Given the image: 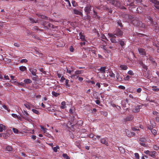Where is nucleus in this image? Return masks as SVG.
<instances>
[{
  "mask_svg": "<svg viewBox=\"0 0 159 159\" xmlns=\"http://www.w3.org/2000/svg\"><path fill=\"white\" fill-rule=\"evenodd\" d=\"M133 20L132 21V23L135 26L139 27L145 28V25L142 22L139 20V19L137 17H134Z\"/></svg>",
  "mask_w": 159,
  "mask_h": 159,
  "instance_id": "obj_1",
  "label": "nucleus"
},
{
  "mask_svg": "<svg viewBox=\"0 0 159 159\" xmlns=\"http://www.w3.org/2000/svg\"><path fill=\"white\" fill-rule=\"evenodd\" d=\"M127 1L126 2H125V5L126 6H129V10L132 12H135L137 11V9H136L135 6L134 5L133 2L131 3H129L131 2V0H126Z\"/></svg>",
  "mask_w": 159,
  "mask_h": 159,
  "instance_id": "obj_2",
  "label": "nucleus"
},
{
  "mask_svg": "<svg viewBox=\"0 0 159 159\" xmlns=\"http://www.w3.org/2000/svg\"><path fill=\"white\" fill-rule=\"evenodd\" d=\"M115 35L118 37H121L123 35V32L120 29H117L114 32Z\"/></svg>",
  "mask_w": 159,
  "mask_h": 159,
  "instance_id": "obj_3",
  "label": "nucleus"
},
{
  "mask_svg": "<svg viewBox=\"0 0 159 159\" xmlns=\"http://www.w3.org/2000/svg\"><path fill=\"white\" fill-rule=\"evenodd\" d=\"M151 2L154 5L155 8L159 10V1L157 0H150Z\"/></svg>",
  "mask_w": 159,
  "mask_h": 159,
  "instance_id": "obj_4",
  "label": "nucleus"
},
{
  "mask_svg": "<svg viewBox=\"0 0 159 159\" xmlns=\"http://www.w3.org/2000/svg\"><path fill=\"white\" fill-rule=\"evenodd\" d=\"M91 9V7L90 4H88L87 5L84 9L85 12L86 13L87 16H89V14L90 13V11Z\"/></svg>",
  "mask_w": 159,
  "mask_h": 159,
  "instance_id": "obj_5",
  "label": "nucleus"
},
{
  "mask_svg": "<svg viewBox=\"0 0 159 159\" xmlns=\"http://www.w3.org/2000/svg\"><path fill=\"white\" fill-rule=\"evenodd\" d=\"M22 112L23 113L20 115V116L25 120H28V116L29 115V114L25 111H24V112Z\"/></svg>",
  "mask_w": 159,
  "mask_h": 159,
  "instance_id": "obj_6",
  "label": "nucleus"
},
{
  "mask_svg": "<svg viewBox=\"0 0 159 159\" xmlns=\"http://www.w3.org/2000/svg\"><path fill=\"white\" fill-rule=\"evenodd\" d=\"M138 51L139 54L141 55H145L146 54V52L144 49L142 48H139Z\"/></svg>",
  "mask_w": 159,
  "mask_h": 159,
  "instance_id": "obj_7",
  "label": "nucleus"
},
{
  "mask_svg": "<svg viewBox=\"0 0 159 159\" xmlns=\"http://www.w3.org/2000/svg\"><path fill=\"white\" fill-rule=\"evenodd\" d=\"M100 141L101 143L105 144L107 146L108 145L107 139H106L105 138L101 139H100Z\"/></svg>",
  "mask_w": 159,
  "mask_h": 159,
  "instance_id": "obj_8",
  "label": "nucleus"
},
{
  "mask_svg": "<svg viewBox=\"0 0 159 159\" xmlns=\"http://www.w3.org/2000/svg\"><path fill=\"white\" fill-rule=\"evenodd\" d=\"M141 106L140 105L136 107L133 110V111L134 113H137L139 112L140 109L141 108Z\"/></svg>",
  "mask_w": 159,
  "mask_h": 159,
  "instance_id": "obj_9",
  "label": "nucleus"
},
{
  "mask_svg": "<svg viewBox=\"0 0 159 159\" xmlns=\"http://www.w3.org/2000/svg\"><path fill=\"white\" fill-rule=\"evenodd\" d=\"M134 117L132 115H129L127 116L126 118L124 119V120L125 122L127 121H131L133 120Z\"/></svg>",
  "mask_w": 159,
  "mask_h": 159,
  "instance_id": "obj_10",
  "label": "nucleus"
},
{
  "mask_svg": "<svg viewBox=\"0 0 159 159\" xmlns=\"http://www.w3.org/2000/svg\"><path fill=\"white\" fill-rule=\"evenodd\" d=\"M29 70L33 75H36L37 70L36 69L30 68H29Z\"/></svg>",
  "mask_w": 159,
  "mask_h": 159,
  "instance_id": "obj_11",
  "label": "nucleus"
},
{
  "mask_svg": "<svg viewBox=\"0 0 159 159\" xmlns=\"http://www.w3.org/2000/svg\"><path fill=\"white\" fill-rule=\"evenodd\" d=\"M153 24L152 27L155 30H157L159 28V25L157 23H152Z\"/></svg>",
  "mask_w": 159,
  "mask_h": 159,
  "instance_id": "obj_12",
  "label": "nucleus"
},
{
  "mask_svg": "<svg viewBox=\"0 0 159 159\" xmlns=\"http://www.w3.org/2000/svg\"><path fill=\"white\" fill-rule=\"evenodd\" d=\"M106 68L105 67H102L99 69L98 70L100 71L102 73H105L106 72Z\"/></svg>",
  "mask_w": 159,
  "mask_h": 159,
  "instance_id": "obj_13",
  "label": "nucleus"
},
{
  "mask_svg": "<svg viewBox=\"0 0 159 159\" xmlns=\"http://www.w3.org/2000/svg\"><path fill=\"white\" fill-rule=\"evenodd\" d=\"M75 14L79 15H82V13L80 11H79L78 10L76 9H74L73 10Z\"/></svg>",
  "mask_w": 159,
  "mask_h": 159,
  "instance_id": "obj_14",
  "label": "nucleus"
},
{
  "mask_svg": "<svg viewBox=\"0 0 159 159\" xmlns=\"http://www.w3.org/2000/svg\"><path fill=\"white\" fill-rule=\"evenodd\" d=\"M10 135V134L7 131L6 133H3V137L4 139H6Z\"/></svg>",
  "mask_w": 159,
  "mask_h": 159,
  "instance_id": "obj_15",
  "label": "nucleus"
},
{
  "mask_svg": "<svg viewBox=\"0 0 159 159\" xmlns=\"http://www.w3.org/2000/svg\"><path fill=\"white\" fill-rule=\"evenodd\" d=\"M156 152L155 151H150V153H149V155L152 157H155V155L156 154Z\"/></svg>",
  "mask_w": 159,
  "mask_h": 159,
  "instance_id": "obj_16",
  "label": "nucleus"
},
{
  "mask_svg": "<svg viewBox=\"0 0 159 159\" xmlns=\"http://www.w3.org/2000/svg\"><path fill=\"white\" fill-rule=\"evenodd\" d=\"M116 77L117 81H121L122 80V78L121 77H120V75L119 73H117Z\"/></svg>",
  "mask_w": 159,
  "mask_h": 159,
  "instance_id": "obj_17",
  "label": "nucleus"
},
{
  "mask_svg": "<svg viewBox=\"0 0 159 159\" xmlns=\"http://www.w3.org/2000/svg\"><path fill=\"white\" fill-rule=\"evenodd\" d=\"M119 43L120 45V46L123 47V46H125V43L124 41H122L121 40H119Z\"/></svg>",
  "mask_w": 159,
  "mask_h": 159,
  "instance_id": "obj_18",
  "label": "nucleus"
},
{
  "mask_svg": "<svg viewBox=\"0 0 159 159\" xmlns=\"http://www.w3.org/2000/svg\"><path fill=\"white\" fill-rule=\"evenodd\" d=\"M120 66L122 70H126L128 69V67L126 65H120Z\"/></svg>",
  "mask_w": 159,
  "mask_h": 159,
  "instance_id": "obj_19",
  "label": "nucleus"
},
{
  "mask_svg": "<svg viewBox=\"0 0 159 159\" xmlns=\"http://www.w3.org/2000/svg\"><path fill=\"white\" fill-rule=\"evenodd\" d=\"M19 69L22 72L27 70L25 66H20L19 67Z\"/></svg>",
  "mask_w": 159,
  "mask_h": 159,
  "instance_id": "obj_20",
  "label": "nucleus"
},
{
  "mask_svg": "<svg viewBox=\"0 0 159 159\" xmlns=\"http://www.w3.org/2000/svg\"><path fill=\"white\" fill-rule=\"evenodd\" d=\"M24 82L26 84H28L32 83V81L30 79H25L24 80Z\"/></svg>",
  "mask_w": 159,
  "mask_h": 159,
  "instance_id": "obj_21",
  "label": "nucleus"
},
{
  "mask_svg": "<svg viewBox=\"0 0 159 159\" xmlns=\"http://www.w3.org/2000/svg\"><path fill=\"white\" fill-rule=\"evenodd\" d=\"M139 141H140L139 143H145L147 141V140L145 138H141L139 139Z\"/></svg>",
  "mask_w": 159,
  "mask_h": 159,
  "instance_id": "obj_22",
  "label": "nucleus"
},
{
  "mask_svg": "<svg viewBox=\"0 0 159 159\" xmlns=\"http://www.w3.org/2000/svg\"><path fill=\"white\" fill-rule=\"evenodd\" d=\"M120 2L119 1H115V4L114 5V6L116 7H118L120 6Z\"/></svg>",
  "mask_w": 159,
  "mask_h": 159,
  "instance_id": "obj_23",
  "label": "nucleus"
},
{
  "mask_svg": "<svg viewBox=\"0 0 159 159\" xmlns=\"http://www.w3.org/2000/svg\"><path fill=\"white\" fill-rule=\"evenodd\" d=\"M126 134L127 135L128 137H131V132L130 131H129V130H127L126 131Z\"/></svg>",
  "mask_w": 159,
  "mask_h": 159,
  "instance_id": "obj_24",
  "label": "nucleus"
},
{
  "mask_svg": "<svg viewBox=\"0 0 159 159\" xmlns=\"http://www.w3.org/2000/svg\"><path fill=\"white\" fill-rule=\"evenodd\" d=\"M105 10L107 11L110 13H112V10L108 7H106L105 8Z\"/></svg>",
  "mask_w": 159,
  "mask_h": 159,
  "instance_id": "obj_25",
  "label": "nucleus"
},
{
  "mask_svg": "<svg viewBox=\"0 0 159 159\" xmlns=\"http://www.w3.org/2000/svg\"><path fill=\"white\" fill-rule=\"evenodd\" d=\"M52 95L55 97H57L60 95V94L58 93H57L56 92L53 91L52 92Z\"/></svg>",
  "mask_w": 159,
  "mask_h": 159,
  "instance_id": "obj_26",
  "label": "nucleus"
},
{
  "mask_svg": "<svg viewBox=\"0 0 159 159\" xmlns=\"http://www.w3.org/2000/svg\"><path fill=\"white\" fill-rule=\"evenodd\" d=\"M152 90L155 92H158L159 91V89L157 88L156 86H153L152 87Z\"/></svg>",
  "mask_w": 159,
  "mask_h": 159,
  "instance_id": "obj_27",
  "label": "nucleus"
},
{
  "mask_svg": "<svg viewBox=\"0 0 159 159\" xmlns=\"http://www.w3.org/2000/svg\"><path fill=\"white\" fill-rule=\"evenodd\" d=\"M149 60H150L151 61V62H152V63H155L156 64H157V63L156 62H155V61L154 59L152 57H150L149 58Z\"/></svg>",
  "mask_w": 159,
  "mask_h": 159,
  "instance_id": "obj_28",
  "label": "nucleus"
},
{
  "mask_svg": "<svg viewBox=\"0 0 159 159\" xmlns=\"http://www.w3.org/2000/svg\"><path fill=\"white\" fill-rule=\"evenodd\" d=\"M61 107L62 109H64L65 108V106L66 105V103L65 102H62L61 103Z\"/></svg>",
  "mask_w": 159,
  "mask_h": 159,
  "instance_id": "obj_29",
  "label": "nucleus"
},
{
  "mask_svg": "<svg viewBox=\"0 0 159 159\" xmlns=\"http://www.w3.org/2000/svg\"><path fill=\"white\" fill-rule=\"evenodd\" d=\"M33 76H33L32 77V80H35V81L37 80L38 79V76L36 75H34Z\"/></svg>",
  "mask_w": 159,
  "mask_h": 159,
  "instance_id": "obj_30",
  "label": "nucleus"
},
{
  "mask_svg": "<svg viewBox=\"0 0 159 159\" xmlns=\"http://www.w3.org/2000/svg\"><path fill=\"white\" fill-rule=\"evenodd\" d=\"M147 18L148 19V20H149L151 22V23H153V19L150 16H147Z\"/></svg>",
  "mask_w": 159,
  "mask_h": 159,
  "instance_id": "obj_31",
  "label": "nucleus"
},
{
  "mask_svg": "<svg viewBox=\"0 0 159 159\" xmlns=\"http://www.w3.org/2000/svg\"><path fill=\"white\" fill-rule=\"evenodd\" d=\"M79 35L80 37V38L82 40H83L84 39V36L82 34V33H80L79 34Z\"/></svg>",
  "mask_w": 159,
  "mask_h": 159,
  "instance_id": "obj_32",
  "label": "nucleus"
},
{
  "mask_svg": "<svg viewBox=\"0 0 159 159\" xmlns=\"http://www.w3.org/2000/svg\"><path fill=\"white\" fill-rule=\"evenodd\" d=\"M63 157L66 159H70V158L68 156L67 154L66 153H64L62 155Z\"/></svg>",
  "mask_w": 159,
  "mask_h": 159,
  "instance_id": "obj_33",
  "label": "nucleus"
},
{
  "mask_svg": "<svg viewBox=\"0 0 159 159\" xmlns=\"http://www.w3.org/2000/svg\"><path fill=\"white\" fill-rule=\"evenodd\" d=\"M38 16L39 17H40L43 19H48V17L47 16L44 15H39Z\"/></svg>",
  "mask_w": 159,
  "mask_h": 159,
  "instance_id": "obj_34",
  "label": "nucleus"
},
{
  "mask_svg": "<svg viewBox=\"0 0 159 159\" xmlns=\"http://www.w3.org/2000/svg\"><path fill=\"white\" fill-rule=\"evenodd\" d=\"M32 111L34 113L37 114H39V112L37 110H36V109H32Z\"/></svg>",
  "mask_w": 159,
  "mask_h": 159,
  "instance_id": "obj_35",
  "label": "nucleus"
},
{
  "mask_svg": "<svg viewBox=\"0 0 159 159\" xmlns=\"http://www.w3.org/2000/svg\"><path fill=\"white\" fill-rule=\"evenodd\" d=\"M6 150L8 151H11L12 150V148L10 146H7L6 147Z\"/></svg>",
  "mask_w": 159,
  "mask_h": 159,
  "instance_id": "obj_36",
  "label": "nucleus"
},
{
  "mask_svg": "<svg viewBox=\"0 0 159 159\" xmlns=\"http://www.w3.org/2000/svg\"><path fill=\"white\" fill-rule=\"evenodd\" d=\"M115 38H111L110 39V40L111 42L113 43H116L117 42L116 40L115 39Z\"/></svg>",
  "mask_w": 159,
  "mask_h": 159,
  "instance_id": "obj_37",
  "label": "nucleus"
},
{
  "mask_svg": "<svg viewBox=\"0 0 159 159\" xmlns=\"http://www.w3.org/2000/svg\"><path fill=\"white\" fill-rule=\"evenodd\" d=\"M70 77L72 79H77L78 78V76L75 75H73L70 76Z\"/></svg>",
  "mask_w": 159,
  "mask_h": 159,
  "instance_id": "obj_38",
  "label": "nucleus"
},
{
  "mask_svg": "<svg viewBox=\"0 0 159 159\" xmlns=\"http://www.w3.org/2000/svg\"><path fill=\"white\" fill-rule=\"evenodd\" d=\"M142 67L143 69H145L146 71H147L148 70V66H146L145 64H143L142 66Z\"/></svg>",
  "mask_w": 159,
  "mask_h": 159,
  "instance_id": "obj_39",
  "label": "nucleus"
},
{
  "mask_svg": "<svg viewBox=\"0 0 159 159\" xmlns=\"http://www.w3.org/2000/svg\"><path fill=\"white\" fill-rule=\"evenodd\" d=\"M109 2L114 5L115 4V1L114 0H108Z\"/></svg>",
  "mask_w": 159,
  "mask_h": 159,
  "instance_id": "obj_40",
  "label": "nucleus"
},
{
  "mask_svg": "<svg viewBox=\"0 0 159 159\" xmlns=\"http://www.w3.org/2000/svg\"><path fill=\"white\" fill-rule=\"evenodd\" d=\"M59 148V147L58 146H57L56 147H55L53 148L54 151L55 152H57V149Z\"/></svg>",
  "mask_w": 159,
  "mask_h": 159,
  "instance_id": "obj_41",
  "label": "nucleus"
},
{
  "mask_svg": "<svg viewBox=\"0 0 159 159\" xmlns=\"http://www.w3.org/2000/svg\"><path fill=\"white\" fill-rule=\"evenodd\" d=\"M151 132L154 135H155L157 133L156 130L153 129L151 130Z\"/></svg>",
  "mask_w": 159,
  "mask_h": 159,
  "instance_id": "obj_42",
  "label": "nucleus"
},
{
  "mask_svg": "<svg viewBox=\"0 0 159 159\" xmlns=\"http://www.w3.org/2000/svg\"><path fill=\"white\" fill-rule=\"evenodd\" d=\"M93 12L94 13V15H93L94 17L95 18H99V17L98 16L97 14V13L94 11H93Z\"/></svg>",
  "mask_w": 159,
  "mask_h": 159,
  "instance_id": "obj_43",
  "label": "nucleus"
},
{
  "mask_svg": "<svg viewBox=\"0 0 159 159\" xmlns=\"http://www.w3.org/2000/svg\"><path fill=\"white\" fill-rule=\"evenodd\" d=\"M130 78V76L129 75H127L126 77H124V79L125 80H128Z\"/></svg>",
  "mask_w": 159,
  "mask_h": 159,
  "instance_id": "obj_44",
  "label": "nucleus"
},
{
  "mask_svg": "<svg viewBox=\"0 0 159 159\" xmlns=\"http://www.w3.org/2000/svg\"><path fill=\"white\" fill-rule=\"evenodd\" d=\"M69 80H66V85L67 87H69L70 86V85L68 84Z\"/></svg>",
  "mask_w": 159,
  "mask_h": 159,
  "instance_id": "obj_45",
  "label": "nucleus"
},
{
  "mask_svg": "<svg viewBox=\"0 0 159 159\" xmlns=\"http://www.w3.org/2000/svg\"><path fill=\"white\" fill-rule=\"evenodd\" d=\"M108 35L110 37H111L112 38H116V37L114 34H108Z\"/></svg>",
  "mask_w": 159,
  "mask_h": 159,
  "instance_id": "obj_46",
  "label": "nucleus"
},
{
  "mask_svg": "<svg viewBox=\"0 0 159 159\" xmlns=\"http://www.w3.org/2000/svg\"><path fill=\"white\" fill-rule=\"evenodd\" d=\"M83 121L82 120H80L77 122V124L79 125H80L81 126L82 125Z\"/></svg>",
  "mask_w": 159,
  "mask_h": 159,
  "instance_id": "obj_47",
  "label": "nucleus"
},
{
  "mask_svg": "<svg viewBox=\"0 0 159 159\" xmlns=\"http://www.w3.org/2000/svg\"><path fill=\"white\" fill-rule=\"evenodd\" d=\"M128 74L131 75H134V73H133V71L131 70H130L128 71Z\"/></svg>",
  "mask_w": 159,
  "mask_h": 159,
  "instance_id": "obj_48",
  "label": "nucleus"
},
{
  "mask_svg": "<svg viewBox=\"0 0 159 159\" xmlns=\"http://www.w3.org/2000/svg\"><path fill=\"white\" fill-rule=\"evenodd\" d=\"M27 61H28V60L26 59H23L21 60L20 61V62L21 63H23V62L26 63L27 62Z\"/></svg>",
  "mask_w": 159,
  "mask_h": 159,
  "instance_id": "obj_49",
  "label": "nucleus"
},
{
  "mask_svg": "<svg viewBox=\"0 0 159 159\" xmlns=\"http://www.w3.org/2000/svg\"><path fill=\"white\" fill-rule=\"evenodd\" d=\"M101 48H102L104 50H105V51H107V49L105 45H102L101 46Z\"/></svg>",
  "mask_w": 159,
  "mask_h": 159,
  "instance_id": "obj_50",
  "label": "nucleus"
},
{
  "mask_svg": "<svg viewBox=\"0 0 159 159\" xmlns=\"http://www.w3.org/2000/svg\"><path fill=\"white\" fill-rule=\"evenodd\" d=\"M135 157L137 159H139V157L138 153H136L134 154Z\"/></svg>",
  "mask_w": 159,
  "mask_h": 159,
  "instance_id": "obj_51",
  "label": "nucleus"
},
{
  "mask_svg": "<svg viewBox=\"0 0 159 159\" xmlns=\"http://www.w3.org/2000/svg\"><path fill=\"white\" fill-rule=\"evenodd\" d=\"M0 126H1V127H2V128L3 130H5L6 129V127L5 125H3V124H0Z\"/></svg>",
  "mask_w": 159,
  "mask_h": 159,
  "instance_id": "obj_52",
  "label": "nucleus"
},
{
  "mask_svg": "<svg viewBox=\"0 0 159 159\" xmlns=\"http://www.w3.org/2000/svg\"><path fill=\"white\" fill-rule=\"evenodd\" d=\"M39 70L44 74H46V71L44 70L43 68H39Z\"/></svg>",
  "mask_w": 159,
  "mask_h": 159,
  "instance_id": "obj_53",
  "label": "nucleus"
},
{
  "mask_svg": "<svg viewBox=\"0 0 159 159\" xmlns=\"http://www.w3.org/2000/svg\"><path fill=\"white\" fill-rule=\"evenodd\" d=\"M140 144H141L142 146L144 147H147L148 146V145L147 144H146L145 143H139Z\"/></svg>",
  "mask_w": 159,
  "mask_h": 159,
  "instance_id": "obj_54",
  "label": "nucleus"
},
{
  "mask_svg": "<svg viewBox=\"0 0 159 159\" xmlns=\"http://www.w3.org/2000/svg\"><path fill=\"white\" fill-rule=\"evenodd\" d=\"M29 20L32 23H36V22L35 21L34 19L32 18H30Z\"/></svg>",
  "mask_w": 159,
  "mask_h": 159,
  "instance_id": "obj_55",
  "label": "nucleus"
},
{
  "mask_svg": "<svg viewBox=\"0 0 159 159\" xmlns=\"http://www.w3.org/2000/svg\"><path fill=\"white\" fill-rule=\"evenodd\" d=\"M13 132L15 133H17L18 132V130L17 129L15 128H13Z\"/></svg>",
  "mask_w": 159,
  "mask_h": 159,
  "instance_id": "obj_56",
  "label": "nucleus"
},
{
  "mask_svg": "<svg viewBox=\"0 0 159 159\" xmlns=\"http://www.w3.org/2000/svg\"><path fill=\"white\" fill-rule=\"evenodd\" d=\"M24 105L27 108H29V109H30V106L28 104H24Z\"/></svg>",
  "mask_w": 159,
  "mask_h": 159,
  "instance_id": "obj_57",
  "label": "nucleus"
},
{
  "mask_svg": "<svg viewBox=\"0 0 159 159\" xmlns=\"http://www.w3.org/2000/svg\"><path fill=\"white\" fill-rule=\"evenodd\" d=\"M119 88L122 89H125V87L122 85H120L119 86Z\"/></svg>",
  "mask_w": 159,
  "mask_h": 159,
  "instance_id": "obj_58",
  "label": "nucleus"
},
{
  "mask_svg": "<svg viewBox=\"0 0 159 159\" xmlns=\"http://www.w3.org/2000/svg\"><path fill=\"white\" fill-rule=\"evenodd\" d=\"M81 73V71L80 70H77L75 72V75H77L80 74Z\"/></svg>",
  "mask_w": 159,
  "mask_h": 159,
  "instance_id": "obj_59",
  "label": "nucleus"
},
{
  "mask_svg": "<svg viewBox=\"0 0 159 159\" xmlns=\"http://www.w3.org/2000/svg\"><path fill=\"white\" fill-rule=\"evenodd\" d=\"M142 91V89L141 88H139L136 90V91L138 93H140Z\"/></svg>",
  "mask_w": 159,
  "mask_h": 159,
  "instance_id": "obj_60",
  "label": "nucleus"
},
{
  "mask_svg": "<svg viewBox=\"0 0 159 159\" xmlns=\"http://www.w3.org/2000/svg\"><path fill=\"white\" fill-rule=\"evenodd\" d=\"M117 23L118 25H119L120 27H122V24L120 21H118Z\"/></svg>",
  "mask_w": 159,
  "mask_h": 159,
  "instance_id": "obj_61",
  "label": "nucleus"
},
{
  "mask_svg": "<svg viewBox=\"0 0 159 159\" xmlns=\"http://www.w3.org/2000/svg\"><path fill=\"white\" fill-rule=\"evenodd\" d=\"M48 23H49L48 22H46V21H45L43 22V24L46 27H47V25L48 24Z\"/></svg>",
  "mask_w": 159,
  "mask_h": 159,
  "instance_id": "obj_62",
  "label": "nucleus"
},
{
  "mask_svg": "<svg viewBox=\"0 0 159 159\" xmlns=\"http://www.w3.org/2000/svg\"><path fill=\"white\" fill-rule=\"evenodd\" d=\"M32 30H38V28L37 26H34L32 28Z\"/></svg>",
  "mask_w": 159,
  "mask_h": 159,
  "instance_id": "obj_63",
  "label": "nucleus"
},
{
  "mask_svg": "<svg viewBox=\"0 0 159 159\" xmlns=\"http://www.w3.org/2000/svg\"><path fill=\"white\" fill-rule=\"evenodd\" d=\"M92 159H98V158L96 156H93L92 157Z\"/></svg>",
  "mask_w": 159,
  "mask_h": 159,
  "instance_id": "obj_64",
  "label": "nucleus"
}]
</instances>
